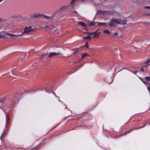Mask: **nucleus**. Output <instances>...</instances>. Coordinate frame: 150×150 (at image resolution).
<instances>
[{
  "label": "nucleus",
  "mask_w": 150,
  "mask_h": 150,
  "mask_svg": "<svg viewBox=\"0 0 150 150\" xmlns=\"http://www.w3.org/2000/svg\"><path fill=\"white\" fill-rule=\"evenodd\" d=\"M3 20L2 19L0 18V22H1Z\"/></svg>",
  "instance_id": "c9c22d12"
},
{
  "label": "nucleus",
  "mask_w": 150,
  "mask_h": 150,
  "mask_svg": "<svg viewBox=\"0 0 150 150\" xmlns=\"http://www.w3.org/2000/svg\"><path fill=\"white\" fill-rule=\"evenodd\" d=\"M41 16H42V15H41L40 14L38 13H37L34 14L33 15V18H35Z\"/></svg>",
  "instance_id": "ddd939ff"
},
{
  "label": "nucleus",
  "mask_w": 150,
  "mask_h": 150,
  "mask_svg": "<svg viewBox=\"0 0 150 150\" xmlns=\"http://www.w3.org/2000/svg\"><path fill=\"white\" fill-rule=\"evenodd\" d=\"M40 144H39V146H40Z\"/></svg>",
  "instance_id": "c03bdc74"
},
{
  "label": "nucleus",
  "mask_w": 150,
  "mask_h": 150,
  "mask_svg": "<svg viewBox=\"0 0 150 150\" xmlns=\"http://www.w3.org/2000/svg\"><path fill=\"white\" fill-rule=\"evenodd\" d=\"M16 97H17V96H14V98H13V99H14L13 100H16Z\"/></svg>",
  "instance_id": "72a5a7b5"
},
{
  "label": "nucleus",
  "mask_w": 150,
  "mask_h": 150,
  "mask_svg": "<svg viewBox=\"0 0 150 150\" xmlns=\"http://www.w3.org/2000/svg\"><path fill=\"white\" fill-rule=\"evenodd\" d=\"M96 23V22L95 21H93L92 22L88 23V25L89 26H93Z\"/></svg>",
  "instance_id": "4468645a"
},
{
  "label": "nucleus",
  "mask_w": 150,
  "mask_h": 150,
  "mask_svg": "<svg viewBox=\"0 0 150 150\" xmlns=\"http://www.w3.org/2000/svg\"><path fill=\"white\" fill-rule=\"evenodd\" d=\"M149 66V64H147L146 65H145L144 66L142 67L141 69V71L143 72L145 70V69L148 67Z\"/></svg>",
  "instance_id": "9d476101"
},
{
  "label": "nucleus",
  "mask_w": 150,
  "mask_h": 150,
  "mask_svg": "<svg viewBox=\"0 0 150 150\" xmlns=\"http://www.w3.org/2000/svg\"><path fill=\"white\" fill-rule=\"evenodd\" d=\"M91 38V37L90 36H87L84 37V38L85 39H87V38H89V39H90Z\"/></svg>",
  "instance_id": "4be33fe9"
},
{
  "label": "nucleus",
  "mask_w": 150,
  "mask_h": 150,
  "mask_svg": "<svg viewBox=\"0 0 150 150\" xmlns=\"http://www.w3.org/2000/svg\"><path fill=\"white\" fill-rule=\"evenodd\" d=\"M140 79L142 81V82L144 83L145 82V79H144L143 78H141Z\"/></svg>",
  "instance_id": "b1692460"
},
{
  "label": "nucleus",
  "mask_w": 150,
  "mask_h": 150,
  "mask_svg": "<svg viewBox=\"0 0 150 150\" xmlns=\"http://www.w3.org/2000/svg\"><path fill=\"white\" fill-rule=\"evenodd\" d=\"M144 14L146 15H149V13L145 12L144 13Z\"/></svg>",
  "instance_id": "cd10ccee"
},
{
  "label": "nucleus",
  "mask_w": 150,
  "mask_h": 150,
  "mask_svg": "<svg viewBox=\"0 0 150 150\" xmlns=\"http://www.w3.org/2000/svg\"><path fill=\"white\" fill-rule=\"evenodd\" d=\"M54 14H52L51 16H47L43 14L42 15V16H43L45 18H47L48 19H51V20H52L53 18V16L54 15Z\"/></svg>",
  "instance_id": "6e6552de"
},
{
  "label": "nucleus",
  "mask_w": 150,
  "mask_h": 150,
  "mask_svg": "<svg viewBox=\"0 0 150 150\" xmlns=\"http://www.w3.org/2000/svg\"><path fill=\"white\" fill-rule=\"evenodd\" d=\"M147 89L149 92L150 93V86H148L147 87Z\"/></svg>",
  "instance_id": "c756f323"
},
{
  "label": "nucleus",
  "mask_w": 150,
  "mask_h": 150,
  "mask_svg": "<svg viewBox=\"0 0 150 150\" xmlns=\"http://www.w3.org/2000/svg\"><path fill=\"white\" fill-rule=\"evenodd\" d=\"M2 37V35L0 34V38H1Z\"/></svg>",
  "instance_id": "e433bc0d"
},
{
  "label": "nucleus",
  "mask_w": 150,
  "mask_h": 150,
  "mask_svg": "<svg viewBox=\"0 0 150 150\" xmlns=\"http://www.w3.org/2000/svg\"><path fill=\"white\" fill-rule=\"evenodd\" d=\"M76 0H72L71 2V5H69L68 6H69V7L71 8V9L74 6V2L76 1Z\"/></svg>",
  "instance_id": "f8f14e48"
},
{
  "label": "nucleus",
  "mask_w": 150,
  "mask_h": 150,
  "mask_svg": "<svg viewBox=\"0 0 150 150\" xmlns=\"http://www.w3.org/2000/svg\"><path fill=\"white\" fill-rule=\"evenodd\" d=\"M88 56H90L91 54L88 52L83 53L82 54L81 57L82 58H83L84 57Z\"/></svg>",
  "instance_id": "9b49d317"
},
{
  "label": "nucleus",
  "mask_w": 150,
  "mask_h": 150,
  "mask_svg": "<svg viewBox=\"0 0 150 150\" xmlns=\"http://www.w3.org/2000/svg\"><path fill=\"white\" fill-rule=\"evenodd\" d=\"M78 24L83 26L84 27H85L86 26V25L85 24V23L82 21L78 22Z\"/></svg>",
  "instance_id": "2eb2a0df"
},
{
  "label": "nucleus",
  "mask_w": 150,
  "mask_h": 150,
  "mask_svg": "<svg viewBox=\"0 0 150 150\" xmlns=\"http://www.w3.org/2000/svg\"><path fill=\"white\" fill-rule=\"evenodd\" d=\"M3 0H0V2H2Z\"/></svg>",
  "instance_id": "ea45409f"
},
{
  "label": "nucleus",
  "mask_w": 150,
  "mask_h": 150,
  "mask_svg": "<svg viewBox=\"0 0 150 150\" xmlns=\"http://www.w3.org/2000/svg\"><path fill=\"white\" fill-rule=\"evenodd\" d=\"M46 54L41 53L40 55V57L41 58H43L46 56Z\"/></svg>",
  "instance_id": "aec40b11"
},
{
  "label": "nucleus",
  "mask_w": 150,
  "mask_h": 150,
  "mask_svg": "<svg viewBox=\"0 0 150 150\" xmlns=\"http://www.w3.org/2000/svg\"><path fill=\"white\" fill-rule=\"evenodd\" d=\"M52 93H53V94H54V95H55V93L54 92H52Z\"/></svg>",
  "instance_id": "4c0bfd02"
},
{
  "label": "nucleus",
  "mask_w": 150,
  "mask_h": 150,
  "mask_svg": "<svg viewBox=\"0 0 150 150\" xmlns=\"http://www.w3.org/2000/svg\"><path fill=\"white\" fill-rule=\"evenodd\" d=\"M59 101L61 102H62L61 101L59 100Z\"/></svg>",
  "instance_id": "a19ab883"
},
{
  "label": "nucleus",
  "mask_w": 150,
  "mask_h": 150,
  "mask_svg": "<svg viewBox=\"0 0 150 150\" xmlns=\"http://www.w3.org/2000/svg\"><path fill=\"white\" fill-rule=\"evenodd\" d=\"M60 54V53L59 52H58L57 53L56 52H52L50 53V54L49 55L48 57L49 58H50L58 54Z\"/></svg>",
  "instance_id": "0eeeda50"
},
{
  "label": "nucleus",
  "mask_w": 150,
  "mask_h": 150,
  "mask_svg": "<svg viewBox=\"0 0 150 150\" xmlns=\"http://www.w3.org/2000/svg\"><path fill=\"white\" fill-rule=\"evenodd\" d=\"M45 28L47 29H51L50 28V27L49 26H46L45 27Z\"/></svg>",
  "instance_id": "393cba45"
},
{
  "label": "nucleus",
  "mask_w": 150,
  "mask_h": 150,
  "mask_svg": "<svg viewBox=\"0 0 150 150\" xmlns=\"http://www.w3.org/2000/svg\"><path fill=\"white\" fill-rule=\"evenodd\" d=\"M56 97H57V98H59V97H58V96H56V95L55 94V95H54Z\"/></svg>",
  "instance_id": "58836bf2"
},
{
  "label": "nucleus",
  "mask_w": 150,
  "mask_h": 150,
  "mask_svg": "<svg viewBox=\"0 0 150 150\" xmlns=\"http://www.w3.org/2000/svg\"><path fill=\"white\" fill-rule=\"evenodd\" d=\"M6 134V130L4 129L3 131V132L2 133L1 135V139H2L4 138V136Z\"/></svg>",
  "instance_id": "dca6fc26"
},
{
  "label": "nucleus",
  "mask_w": 150,
  "mask_h": 150,
  "mask_svg": "<svg viewBox=\"0 0 150 150\" xmlns=\"http://www.w3.org/2000/svg\"><path fill=\"white\" fill-rule=\"evenodd\" d=\"M74 12L76 13V11H74Z\"/></svg>",
  "instance_id": "79ce46f5"
},
{
  "label": "nucleus",
  "mask_w": 150,
  "mask_h": 150,
  "mask_svg": "<svg viewBox=\"0 0 150 150\" xmlns=\"http://www.w3.org/2000/svg\"><path fill=\"white\" fill-rule=\"evenodd\" d=\"M78 50V49H77V50H76V51L75 52H73V53H74V54H75V53L77 52V51Z\"/></svg>",
  "instance_id": "f704fd0d"
},
{
  "label": "nucleus",
  "mask_w": 150,
  "mask_h": 150,
  "mask_svg": "<svg viewBox=\"0 0 150 150\" xmlns=\"http://www.w3.org/2000/svg\"><path fill=\"white\" fill-rule=\"evenodd\" d=\"M97 12L98 13H103L104 14V13H105L106 12H107V11H100L99 10H98V11H97Z\"/></svg>",
  "instance_id": "6ab92c4d"
},
{
  "label": "nucleus",
  "mask_w": 150,
  "mask_h": 150,
  "mask_svg": "<svg viewBox=\"0 0 150 150\" xmlns=\"http://www.w3.org/2000/svg\"><path fill=\"white\" fill-rule=\"evenodd\" d=\"M71 9L69 7V6H63L61 8L55 11L54 14H57V13H62L66 11H69L71 10Z\"/></svg>",
  "instance_id": "f03ea898"
},
{
  "label": "nucleus",
  "mask_w": 150,
  "mask_h": 150,
  "mask_svg": "<svg viewBox=\"0 0 150 150\" xmlns=\"http://www.w3.org/2000/svg\"><path fill=\"white\" fill-rule=\"evenodd\" d=\"M23 33H22L21 34L17 35V34H12L10 33H5V34L7 36L9 37V38H12L14 37H19L21 36Z\"/></svg>",
  "instance_id": "7ed1b4c3"
},
{
  "label": "nucleus",
  "mask_w": 150,
  "mask_h": 150,
  "mask_svg": "<svg viewBox=\"0 0 150 150\" xmlns=\"http://www.w3.org/2000/svg\"><path fill=\"white\" fill-rule=\"evenodd\" d=\"M65 108H67V106H66V107H65Z\"/></svg>",
  "instance_id": "37998d69"
},
{
  "label": "nucleus",
  "mask_w": 150,
  "mask_h": 150,
  "mask_svg": "<svg viewBox=\"0 0 150 150\" xmlns=\"http://www.w3.org/2000/svg\"><path fill=\"white\" fill-rule=\"evenodd\" d=\"M109 22L108 23H102V22H98L97 23L98 25L100 26H107L108 25H109Z\"/></svg>",
  "instance_id": "423d86ee"
},
{
  "label": "nucleus",
  "mask_w": 150,
  "mask_h": 150,
  "mask_svg": "<svg viewBox=\"0 0 150 150\" xmlns=\"http://www.w3.org/2000/svg\"><path fill=\"white\" fill-rule=\"evenodd\" d=\"M127 20L126 19H121L119 18H112L110 20L109 24V25L110 26H112L114 25V23H115L117 24H121L125 25L126 23Z\"/></svg>",
  "instance_id": "f257e3e1"
},
{
  "label": "nucleus",
  "mask_w": 150,
  "mask_h": 150,
  "mask_svg": "<svg viewBox=\"0 0 150 150\" xmlns=\"http://www.w3.org/2000/svg\"><path fill=\"white\" fill-rule=\"evenodd\" d=\"M78 0V1H79V2L81 1V2L83 3V2H84L85 0Z\"/></svg>",
  "instance_id": "bb28decb"
},
{
  "label": "nucleus",
  "mask_w": 150,
  "mask_h": 150,
  "mask_svg": "<svg viewBox=\"0 0 150 150\" xmlns=\"http://www.w3.org/2000/svg\"><path fill=\"white\" fill-rule=\"evenodd\" d=\"M5 99V97H3L1 98H0V103H2L3 102L4 100Z\"/></svg>",
  "instance_id": "a211bd4d"
},
{
  "label": "nucleus",
  "mask_w": 150,
  "mask_h": 150,
  "mask_svg": "<svg viewBox=\"0 0 150 150\" xmlns=\"http://www.w3.org/2000/svg\"><path fill=\"white\" fill-rule=\"evenodd\" d=\"M137 71H132V72L134 74H136V73H137Z\"/></svg>",
  "instance_id": "2f4dec72"
},
{
  "label": "nucleus",
  "mask_w": 150,
  "mask_h": 150,
  "mask_svg": "<svg viewBox=\"0 0 150 150\" xmlns=\"http://www.w3.org/2000/svg\"><path fill=\"white\" fill-rule=\"evenodd\" d=\"M10 120V118L9 117L8 115H7L6 116V127L7 126V125H8L9 121Z\"/></svg>",
  "instance_id": "1a4fd4ad"
},
{
  "label": "nucleus",
  "mask_w": 150,
  "mask_h": 150,
  "mask_svg": "<svg viewBox=\"0 0 150 150\" xmlns=\"http://www.w3.org/2000/svg\"><path fill=\"white\" fill-rule=\"evenodd\" d=\"M144 83V84H145V85H149V83L148 82L146 81H145V82Z\"/></svg>",
  "instance_id": "a878e982"
},
{
  "label": "nucleus",
  "mask_w": 150,
  "mask_h": 150,
  "mask_svg": "<svg viewBox=\"0 0 150 150\" xmlns=\"http://www.w3.org/2000/svg\"><path fill=\"white\" fill-rule=\"evenodd\" d=\"M145 80L147 81H150V76H146L145 77Z\"/></svg>",
  "instance_id": "412c9836"
},
{
  "label": "nucleus",
  "mask_w": 150,
  "mask_h": 150,
  "mask_svg": "<svg viewBox=\"0 0 150 150\" xmlns=\"http://www.w3.org/2000/svg\"><path fill=\"white\" fill-rule=\"evenodd\" d=\"M85 46H86V47H87V48H88V45H87V43H86L85 44Z\"/></svg>",
  "instance_id": "473e14b6"
},
{
  "label": "nucleus",
  "mask_w": 150,
  "mask_h": 150,
  "mask_svg": "<svg viewBox=\"0 0 150 150\" xmlns=\"http://www.w3.org/2000/svg\"><path fill=\"white\" fill-rule=\"evenodd\" d=\"M118 35V33L117 32H115V33H114V34H113V35H115V36L117 35Z\"/></svg>",
  "instance_id": "c85d7f7f"
},
{
  "label": "nucleus",
  "mask_w": 150,
  "mask_h": 150,
  "mask_svg": "<svg viewBox=\"0 0 150 150\" xmlns=\"http://www.w3.org/2000/svg\"><path fill=\"white\" fill-rule=\"evenodd\" d=\"M99 29H98L95 32H93L92 33H88L87 34L89 35H91L93 34H94V35L93 36L94 37H95L96 36H98L100 34V32L97 33V31H98Z\"/></svg>",
  "instance_id": "39448f33"
},
{
  "label": "nucleus",
  "mask_w": 150,
  "mask_h": 150,
  "mask_svg": "<svg viewBox=\"0 0 150 150\" xmlns=\"http://www.w3.org/2000/svg\"><path fill=\"white\" fill-rule=\"evenodd\" d=\"M103 32L104 33L107 34H109L110 33V31L108 30H104L103 31Z\"/></svg>",
  "instance_id": "f3484780"
},
{
  "label": "nucleus",
  "mask_w": 150,
  "mask_h": 150,
  "mask_svg": "<svg viewBox=\"0 0 150 150\" xmlns=\"http://www.w3.org/2000/svg\"><path fill=\"white\" fill-rule=\"evenodd\" d=\"M150 62V59H148L146 62V64L145 65H146L147 64H149V65H150V64H149V63Z\"/></svg>",
  "instance_id": "5701e85b"
},
{
  "label": "nucleus",
  "mask_w": 150,
  "mask_h": 150,
  "mask_svg": "<svg viewBox=\"0 0 150 150\" xmlns=\"http://www.w3.org/2000/svg\"><path fill=\"white\" fill-rule=\"evenodd\" d=\"M145 8H147L148 9H150V7L149 6H146L145 7Z\"/></svg>",
  "instance_id": "7c9ffc66"
},
{
  "label": "nucleus",
  "mask_w": 150,
  "mask_h": 150,
  "mask_svg": "<svg viewBox=\"0 0 150 150\" xmlns=\"http://www.w3.org/2000/svg\"><path fill=\"white\" fill-rule=\"evenodd\" d=\"M24 33H29L30 32L32 31L33 29L32 28L31 26H29V27H25L24 30Z\"/></svg>",
  "instance_id": "20e7f679"
}]
</instances>
